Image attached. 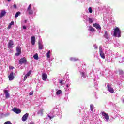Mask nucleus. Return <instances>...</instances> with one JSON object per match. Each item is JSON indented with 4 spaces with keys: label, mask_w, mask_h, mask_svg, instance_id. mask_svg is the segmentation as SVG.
<instances>
[{
    "label": "nucleus",
    "mask_w": 124,
    "mask_h": 124,
    "mask_svg": "<svg viewBox=\"0 0 124 124\" xmlns=\"http://www.w3.org/2000/svg\"><path fill=\"white\" fill-rule=\"evenodd\" d=\"M23 28L24 29V30H26V29H27V27L25 26H23Z\"/></svg>",
    "instance_id": "nucleus-41"
},
{
    "label": "nucleus",
    "mask_w": 124,
    "mask_h": 124,
    "mask_svg": "<svg viewBox=\"0 0 124 124\" xmlns=\"http://www.w3.org/2000/svg\"><path fill=\"white\" fill-rule=\"evenodd\" d=\"M50 53H51V51L49 50L46 54L47 58H48V59L50 58Z\"/></svg>",
    "instance_id": "nucleus-29"
},
{
    "label": "nucleus",
    "mask_w": 124,
    "mask_h": 124,
    "mask_svg": "<svg viewBox=\"0 0 124 124\" xmlns=\"http://www.w3.org/2000/svg\"><path fill=\"white\" fill-rule=\"evenodd\" d=\"M113 36H115V37H121V30H120L119 27H116L114 29Z\"/></svg>",
    "instance_id": "nucleus-1"
},
{
    "label": "nucleus",
    "mask_w": 124,
    "mask_h": 124,
    "mask_svg": "<svg viewBox=\"0 0 124 124\" xmlns=\"http://www.w3.org/2000/svg\"><path fill=\"white\" fill-rule=\"evenodd\" d=\"M100 56L102 58V59H105V55H104V53L103 52V49H102V46H100L99 48Z\"/></svg>",
    "instance_id": "nucleus-2"
},
{
    "label": "nucleus",
    "mask_w": 124,
    "mask_h": 124,
    "mask_svg": "<svg viewBox=\"0 0 124 124\" xmlns=\"http://www.w3.org/2000/svg\"><path fill=\"white\" fill-rule=\"evenodd\" d=\"M31 42L32 45H34L35 44V37L32 36L31 37Z\"/></svg>",
    "instance_id": "nucleus-18"
},
{
    "label": "nucleus",
    "mask_w": 124,
    "mask_h": 124,
    "mask_svg": "<svg viewBox=\"0 0 124 124\" xmlns=\"http://www.w3.org/2000/svg\"><path fill=\"white\" fill-rule=\"evenodd\" d=\"M20 14H21V12H16L15 16V18H18L19 17V15H20Z\"/></svg>",
    "instance_id": "nucleus-22"
},
{
    "label": "nucleus",
    "mask_w": 124,
    "mask_h": 124,
    "mask_svg": "<svg viewBox=\"0 0 124 124\" xmlns=\"http://www.w3.org/2000/svg\"><path fill=\"white\" fill-rule=\"evenodd\" d=\"M27 62V59L25 58H22L19 61V64H23L24 63H26Z\"/></svg>",
    "instance_id": "nucleus-6"
},
{
    "label": "nucleus",
    "mask_w": 124,
    "mask_h": 124,
    "mask_svg": "<svg viewBox=\"0 0 124 124\" xmlns=\"http://www.w3.org/2000/svg\"><path fill=\"white\" fill-rule=\"evenodd\" d=\"M82 69H83L81 68V71H80V72L81 73V76H82L83 78H86V76H87V75L86 74V71L85 70L83 71Z\"/></svg>",
    "instance_id": "nucleus-16"
},
{
    "label": "nucleus",
    "mask_w": 124,
    "mask_h": 124,
    "mask_svg": "<svg viewBox=\"0 0 124 124\" xmlns=\"http://www.w3.org/2000/svg\"><path fill=\"white\" fill-rule=\"evenodd\" d=\"M31 71L30 70L26 75L24 77V81H26V80H27V78H28L29 77V76H30V75H31Z\"/></svg>",
    "instance_id": "nucleus-14"
},
{
    "label": "nucleus",
    "mask_w": 124,
    "mask_h": 124,
    "mask_svg": "<svg viewBox=\"0 0 124 124\" xmlns=\"http://www.w3.org/2000/svg\"><path fill=\"white\" fill-rule=\"evenodd\" d=\"M107 88H108V92H109V93H114V89H113V88H112V87H111V85L108 84L107 85Z\"/></svg>",
    "instance_id": "nucleus-7"
},
{
    "label": "nucleus",
    "mask_w": 124,
    "mask_h": 124,
    "mask_svg": "<svg viewBox=\"0 0 124 124\" xmlns=\"http://www.w3.org/2000/svg\"><path fill=\"white\" fill-rule=\"evenodd\" d=\"M43 109H41L38 112V114H40V115H41V116H42V114H43Z\"/></svg>",
    "instance_id": "nucleus-24"
},
{
    "label": "nucleus",
    "mask_w": 124,
    "mask_h": 124,
    "mask_svg": "<svg viewBox=\"0 0 124 124\" xmlns=\"http://www.w3.org/2000/svg\"><path fill=\"white\" fill-rule=\"evenodd\" d=\"M61 93H62V91L61 90H58L57 92H56V94L57 95H59V94H61Z\"/></svg>",
    "instance_id": "nucleus-31"
},
{
    "label": "nucleus",
    "mask_w": 124,
    "mask_h": 124,
    "mask_svg": "<svg viewBox=\"0 0 124 124\" xmlns=\"http://www.w3.org/2000/svg\"><path fill=\"white\" fill-rule=\"evenodd\" d=\"M124 73V72L122 70L119 71V74L122 75Z\"/></svg>",
    "instance_id": "nucleus-36"
},
{
    "label": "nucleus",
    "mask_w": 124,
    "mask_h": 124,
    "mask_svg": "<svg viewBox=\"0 0 124 124\" xmlns=\"http://www.w3.org/2000/svg\"><path fill=\"white\" fill-rule=\"evenodd\" d=\"M13 45H14V43L13 41L10 40L8 44V47L9 49H11L12 47H13Z\"/></svg>",
    "instance_id": "nucleus-8"
},
{
    "label": "nucleus",
    "mask_w": 124,
    "mask_h": 124,
    "mask_svg": "<svg viewBox=\"0 0 124 124\" xmlns=\"http://www.w3.org/2000/svg\"><path fill=\"white\" fill-rule=\"evenodd\" d=\"M13 7H14V8H17V5H16V4H14V5H13Z\"/></svg>",
    "instance_id": "nucleus-38"
},
{
    "label": "nucleus",
    "mask_w": 124,
    "mask_h": 124,
    "mask_svg": "<svg viewBox=\"0 0 124 124\" xmlns=\"http://www.w3.org/2000/svg\"><path fill=\"white\" fill-rule=\"evenodd\" d=\"M25 23H27V20H25Z\"/></svg>",
    "instance_id": "nucleus-46"
},
{
    "label": "nucleus",
    "mask_w": 124,
    "mask_h": 124,
    "mask_svg": "<svg viewBox=\"0 0 124 124\" xmlns=\"http://www.w3.org/2000/svg\"><path fill=\"white\" fill-rule=\"evenodd\" d=\"M29 94L30 95H32V94H33V93L32 92H30Z\"/></svg>",
    "instance_id": "nucleus-39"
},
{
    "label": "nucleus",
    "mask_w": 124,
    "mask_h": 124,
    "mask_svg": "<svg viewBox=\"0 0 124 124\" xmlns=\"http://www.w3.org/2000/svg\"><path fill=\"white\" fill-rule=\"evenodd\" d=\"M4 93L5 94L6 98H8V97H9V93H8V90H5L4 91Z\"/></svg>",
    "instance_id": "nucleus-20"
},
{
    "label": "nucleus",
    "mask_w": 124,
    "mask_h": 124,
    "mask_svg": "<svg viewBox=\"0 0 124 124\" xmlns=\"http://www.w3.org/2000/svg\"><path fill=\"white\" fill-rule=\"evenodd\" d=\"M88 31H91L92 32H93V31H94V28L92 26H89Z\"/></svg>",
    "instance_id": "nucleus-21"
},
{
    "label": "nucleus",
    "mask_w": 124,
    "mask_h": 124,
    "mask_svg": "<svg viewBox=\"0 0 124 124\" xmlns=\"http://www.w3.org/2000/svg\"><path fill=\"white\" fill-rule=\"evenodd\" d=\"M31 4H30L27 9V11H29V10H31Z\"/></svg>",
    "instance_id": "nucleus-30"
},
{
    "label": "nucleus",
    "mask_w": 124,
    "mask_h": 124,
    "mask_svg": "<svg viewBox=\"0 0 124 124\" xmlns=\"http://www.w3.org/2000/svg\"><path fill=\"white\" fill-rule=\"evenodd\" d=\"M28 117H29V113H27L24 114L23 117H22V122H26L28 119Z\"/></svg>",
    "instance_id": "nucleus-9"
},
{
    "label": "nucleus",
    "mask_w": 124,
    "mask_h": 124,
    "mask_svg": "<svg viewBox=\"0 0 124 124\" xmlns=\"http://www.w3.org/2000/svg\"><path fill=\"white\" fill-rule=\"evenodd\" d=\"M90 109L92 112H93V104L90 105Z\"/></svg>",
    "instance_id": "nucleus-28"
},
{
    "label": "nucleus",
    "mask_w": 124,
    "mask_h": 124,
    "mask_svg": "<svg viewBox=\"0 0 124 124\" xmlns=\"http://www.w3.org/2000/svg\"><path fill=\"white\" fill-rule=\"evenodd\" d=\"M38 46L39 50H42V49H43V44H42V41L39 40Z\"/></svg>",
    "instance_id": "nucleus-11"
},
{
    "label": "nucleus",
    "mask_w": 124,
    "mask_h": 124,
    "mask_svg": "<svg viewBox=\"0 0 124 124\" xmlns=\"http://www.w3.org/2000/svg\"><path fill=\"white\" fill-rule=\"evenodd\" d=\"M8 78L10 81H12L14 79V76L13 72H12L8 76Z\"/></svg>",
    "instance_id": "nucleus-12"
},
{
    "label": "nucleus",
    "mask_w": 124,
    "mask_h": 124,
    "mask_svg": "<svg viewBox=\"0 0 124 124\" xmlns=\"http://www.w3.org/2000/svg\"><path fill=\"white\" fill-rule=\"evenodd\" d=\"M93 47L94 49H97V46H96V45H94Z\"/></svg>",
    "instance_id": "nucleus-37"
},
{
    "label": "nucleus",
    "mask_w": 124,
    "mask_h": 124,
    "mask_svg": "<svg viewBox=\"0 0 124 124\" xmlns=\"http://www.w3.org/2000/svg\"><path fill=\"white\" fill-rule=\"evenodd\" d=\"M42 79L43 80V81H46V80H47V78L48 77L47 74L43 73L42 74Z\"/></svg>",
    "instance_id": "nucleus-15"
},
{
    "label": "nucleus",
    "mask_w": 124,
    "mask_h": 124,
    "mask_svg": "<svg viewBox=\"0 0 124 124\" xmlns=\"http://www.w3.org/2000/svg\"><path fill=\"white\" fill-rule=\"evenodd\" d=\"M93 26L94 27V28H96V29H97V30H101V27H100V25H99V24H98L97 23H94L93 24Z\"/></svg>",
    "instance_id": "nucleus-17"
},
{
    "label": "nucleus",
    "mask_w": 124,
    "mask_h": 124,
    "mask_svg": "<svg viewBox=\"0 0 124 124\" xmlns=\"http://www.w3.org/2000/svg\"><path fill=\"white\" fill-rule=\"evenodd\" d=\"M13 111L16 114H20L21 113V110H20V109L17 108H13Z\"/></svg>",
    "instance_id": "nucleus-10"
},
{
    "label": "nucleus",
    "mask_w": 124,
    "mask_h": 124,
    "mask_svg": "<svg viewBox=\"0 0 124 124\" xmlns=\"http://www.w3.org/2000/svg\"><path fill=\"white\" fill-rule=\"evenodd\" d=\"M104 37L108 41H109V39H110V35H109V33L107 31H105Z\"/></svg>",
    "instance_id": "nucleus-5"
},
{
    "label": "nucleus",
    "mask_w": 124,
    "mask_h": 124,
    "mask_svg": "<svg viewBox=\"0 0 124 124\" xmlns=\"http://www.w3.org/2000/svg\"><path fill=\"white\" fill-rule=\"evenodd\" d=\"M122 103L124 104V99H122Z\"/></svg>",
    "instance_id": "nucleus-44"
},
{
    "label": "nucleus",
    "mask_w": 124,
    "mask_h": 124,
    "mask_svg": "<svg viewBox=\"0 0 124 124\" xmlns=\"http://www.w3.org/2000/svg\"><path fill=\"white\" fill-rule=\"evenodd\" d=\"M7 0V1H8V2H9V1H11V0Z\"/></svg>",
    "instance_id": "nucleus-45"
},
{
    "label": "nucleus",
    "mask_w": 124,
    "mask_h": 124,
    "mask_svg": "<svg viewBox=\"0 0 124 124\" xmlns=\"http://www.w3.org/2000/svg\"><path fill=\"white\" fill-rule=\"evenodd\" d=\"M66 88H69V86L70 85H68V84H66Z\"/></svg>",
    "instance_id": "nucleus-43"
},
{
    "label": "nucleus",
    "mask_w": 124,
    "mask_h": 124,
    "mask_svg": "<svg viewBox=\"0 0 124 124\" xmlns=\"http://www.w3.org/2000/svg\"><path fill=\"white\" fill-rule=\"evenodd\" d=\"M54 117H55V115L52 112L47 115V119H49V120H52Z\"/></svg>",
    "instance_id": "nucleus-13"
},
{
    "label": "nucleus",
    "mask_w": 124,
    "mask_h": 124,
    "mask_svg": "<svg viewBox=\"0 0 124 124\" xmlns=\"http://www.w3.org/2000/svg\"><path fill=\"white\" fill-rule=\"evenodd\" d=\"M65 91L67 92V93H70V89L69 87L66 88Z\"/></svg>",
    "instance_id": "nucleus-25"
},
{
    "label": "nucleus",
    "mask_w": 124,
    "mask_h": 124,
    "mask_svg": "<svg viewBox=\"0 0 124 124\" xmlns=\"http://www.w3.org/2000/svg\"><path fill=\"white\" fill-rule=\"evenodd\" d=\"M88 22L90 24H92V23H93V19L89 18Z\"/></svg>",
    "instance_id": "nucleus-26"
},
{
    "label": "nucleus",
    "mask_w": 124,
    "mask_h": 124,
    "mask_svg": "<svg viewBox=\"0 0 124 124\" xmlns=\"http://www.w3.org/2000/svg\"><path fill=\"white\" fill-rule=\"evenodd\" d=\"M29 11V13L30 15L33 14V11L32 10H30Z\"/></svg>",
    "instance_id": "nucleus-33"
},
{
    "label": "nucleus",
    "mask_w": 124,
    "mask_h": 124,
    "mask_svg": "<svg viewBox=\"0 0 124 124\" xmlns=\"http://www.w3.org/2000/svg\"><path fill=\"white\" fill-rule=\"evenodd\" d=\"M88 10L90 13H93V9H92V7H89Z\"/></svg>",
    "instance_id": "nucleus-32"
},
{
    "label": "nucleus",
    "mask_w": 124,
    "mask_h": 124,
    "mask_svg": "<svg viewBox=\"0 0 124 124\" xmlns=\"http://www.w3.org/2000/svg\"><path fill=\"white\" fill-rule=\"evenodd\" d=\"M70 61H72V62H75V61H77V59H76L75 58L71 57L70 58Z\"/></svg>",
    "instance_id": "nucleus-27"
},
{
    "label": "nucleus",
    "mask_w": 124,
    "mask_h": 124,
    "mask_svg": "<svg viewBox=\"0 0 124 124\" xmlns=\"http://www.w3.org/2000/svg\"><path fill=\"white\" fill-rule=\"evenodd\" d=\"M5 14H6V12L5 10H2L0 13V18H2V17L5 15Z\"/></svg>",
    "instance_id": "nucleus-19"
},
{
    "label": "nucleus",
    "mask_w": 124,
    "mask_h": 124,
    "mask_svg": "<svg viewBox=\"0 0 124 124\" xmlns=\"http://www.w3.org/2000/svg\"><path fill=\"white\" fill-rule=\"evenodd\" d=\"M60 83L61 85V86H62V85H64V83L63 82V80H61L60 81Z\"/></svg>",
    "instance_id": "nucleus-34"
},
{
    "label": "nucleus",
    "mask_w": 124,
    "mask_h": 124,
    "mask_svg": "<svg viewBox=\"0 0 124 124\" xmlns=\"http://www.w3.org/2000/svg\"><path fill=\"white\" fill-rule=\"evenodd\" d=\"M8 28L9 29H11V25H10V24H9V25H8Z\"/></svg>",
    "instance_id": "nucleus-42"
},
{
    "label": "nucleus",
    "mask_w": 124,
    "mask_h": 124,
    "mask_svg": "<svg viewBox=\"0 0 124 124\" xmlns=\"http://www.w3.org/2000/svg\"><path fill=\"white\" fill-rule=\"evenodd\" d=\"M9 25L11 26H12V25H14V21H11Z\"/></svg>",
    "instance_id": "nucleus-35"
},
{
    "label": "nucleus",
    "mask_w": 124,
    "mask_h": 124,
    "mask_svg": "<svg viewBox=\"0 0 124 124\" xmlns=\"http://www.w3.org/2000/svg\"><path fill=\"white\" fill-rule=\"evenodd\" d=\"M102 116L104 117L105 121L108 122L109 121V115L105 113V112H102Z\"/></svg>",
    "instance_id": "nucleus-4"
},
{
    "label": "nucleus",
    "mask_w": 124,
    "mask_h": 124,
    "mask_svg": "<svg viewBox=\"0 0 124 124\" xmlns=\"http://www.w3.org/2000/svg\"><path fill=\"white\" fill-rule=\"evenodd\" d=\"M33 58L34 60H38V54H37V53H36L35 55H33Z\"/></svg>",
    "instance_id": "nucleus-23"
},
{
    "label": "nucleus",
    "mask_w": 124,
    "mask_h": 124,
    "mask_svg": "<svg viewBox=\"0 0 124 124\" xmlns=\"http://www.w3.org/2000/svg\"><path fill=\"white\" fill-rule=\"evenodd\" d=\"M16 50L17 53H16V56H19V55H21V53H22V50H21V46H18L16 47Z\"/></svg>",
    "instance_id": "nucleus-3"
},
{
    "label": "nucleus",
    "mask_w": 124,
    "mask_h": 124,
    "mask_svg": "<svg viewBox=\"0 0 124 124\" xmlns=\"http://www.w3.org/2000/svg\"><path fill=\"white\" fill-rule=\"evenodd\" d=\"M10 69H14V67H13V66L10 67Z\"/></svg>",
    "instance_id": "nucleus-40"
}]
</instances>
